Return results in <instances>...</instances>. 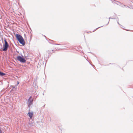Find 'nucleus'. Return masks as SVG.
<instances>
[{"mask_svg":"<svg viewBox=\"0 0 133 133\" xmlns=\"http://www.w3.org/2000/svg\"><path fill=\"white\" fill-rule=\"evenodd\" d=\"M16 37L20 44L23 45H25V43L24 39L22 36L17 34L16 35Z\"/></svg>","mask_w":133,"mask_h":133,"instance_id":"f257e3e1","label":"nucleus"},{"mask_svg":"<svg viewBox=\"0 0 133 133\" xmlns=\"http://www.w3.org/2000/svg\"><path fill=\"white\" fill-rule=\"evenodd\" d=\"M17 59L21 63H25L26 62V60L25 59L20 56H18L17 57Z\"/></svg>","mask_w":133,"mask_h":133,"instance_id":"f03ea898","label":"nucleus"},{"mask_svg":"<svg viewBox=\"0 0 133 133\" xmlns=\"http://www.w3.org/2000/svg\"><path fill=\"white\" fill-rule=\"evenodd\" d=\"M5 44L4 45V48L3 50V51H6L7 50L9 45L8 42H7L5 39H4Z\"/></svg>","mask_w":133,"mask_h":133,"instance_id":"7ed1b4c3","label":"nucleus"},{"mask_svg":"<svg viewBox=\"0 0 133 133\" xmlns=\"http://www.w3.org/2000/svg\"><path fill=\"white\" fill-rule=\"evenodd\" d=\"M33 99L30 96L28 100L29 104L28 106L29 107H30L31 105L32 104Z\"/></svg>","mask_w":133,"mask_h":133,"instance_id":"20e7f679","label":"nucleus"},{"mask_svg":"<svg viewBox=\"0 0 133 133\" xmlns=\"http://www.w3.org/2000/svg\"><path fill=\"white\" fill-rule=\"evenodd\" d=\"M33 113H34L32 111H31V112L29 111L28 112L29 116V117L30 118H31L32 117L33 115Z\"/></svg>","mask_w":133,"mask_h":133,"instance_id":"39448f33","label":"nucleus"},{"mask_svg":"<svg viewBox=\"0 0 133 133\" xmlns=\"http://www.w3.org/2000/svg\"><path fill=\"white\" fill-rule=\"evenodd\" d=\"M5 75V73L1 72L0 71V76H4Z\"/></svg>","mask_w":133,"mask_h":133,"instance_id":"423d86ee","label":"nucleus"},{"mask_svg":"<svg viewBox=\"0 0 133 133\" xmlns=\"http://www.w3.org/2000/svg\"><path fill=\"white\" fill-rule=\"evenodd\" d=\"M29 125L31 126H33L34 125V122H32L31 123H29Z\"/></svg>","mask_w":133,"mask_h":133,"instance_id":"0eeeda50","label":"nucleus"},{"mask_svg":"<svg viewBox=\"0 0 133 133\" xmlns=\"http://www.w3.org/2000/svg\"><path fill=\"white\" fill-rule=\"evenodd\" d=\"M118 24H119V23L118 22Z\"/></svg>","mask_w":133,"mask_h":133,"instance_id":"6e6552de","label":"nucleus"},{"mask_svg":"<svg viewBox=\"0 0 133 133\" xmlns=\"http://www.w3.org/2000/svg\"><path fill=\"white\" fill-rule=\"evenodd\" d=\"M19 82H18L17 83H18V84H19Z\"/></svg>","mask_w":133,"mask_h":133,"instance_id":"1a4fd4ad","label":"nucleus"},{"mask_svg":"<svg viewBox=\"0 0 133 133\" xmlns=\"http://www.w3.org/2000/svg\"><path fill=\"white\" fill-rule=\"evenodd\" d=\"M110 18H111L110 17V18H109V19H110Z\"/></svg>","mask_w":133,"mask_h":133,"instance_id":"9d476101","label":"nucleus"},{"mask_svg":"<svg viewBox=\"0 0 133 133\" xmlns=\"http://www.w3.org/2000/svg\"><path fill=\"white\" fill-rule=\"evenodd\" d=\"M100 27H99V28H100ZM99 28V27L98 28ZM97 29H98V28H97Z\"/></svg>","mask_w":133,"mask_h":133,"instance_id":"9b49d317","label":"nucleus"},{"mask_svg":"<svg viewBox=\"0 0 133 133\" xmlns=\"http://www.w3.org/2000/svg\"><path fill=\"white\" fill-rule=\"evenodd\" d=\"M132 9H133V7H132Z\"/></svg>","mask_w":133,"mask_h":133,"instance_id":"f8f14e48","label":"nucleus"}]
</instances>
